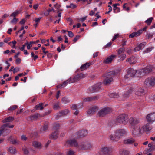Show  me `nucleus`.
<instances>
[{
  "mask_svg": "<svg viewBox=\"0 0 155 155\" xmlns=\"http://www.w3.org/2000/svg\"><path fill=\"white\" fill-rule=\"evenodd\" d=\"M114 134V135H110L109 138L112 140L117 141L126 134V131L123 129H118L115 131Z\"/></svg>",
  "mask_w": 155,
  "mask_h": 155,
  "instance_id": "obj_1",
  "label": "nucleus"
},
{
  "mask_svg": "<svg viewBox=\"0 0 155 155\" xmlns=\"http://www.w3.org/2000/svg\"><path fill=\"white\" fill-rule=\"evenodd\" d=\"M118 73L117 71H112L104 74L103 82L105 85H109L113 81V77Z\"/></svg>",
  "mask_w": 155,
  "mask_h": 155,
  "instance_id": "obj_2",
  "label": "nucleus"
},
{
  "mask_svg": "<svg viewBox=\"0 0 155 155\" xmlns=\"http://www.w3.org/2000/svg\"><path fill=\"white\" fill-rule=\"evenodd\" d=\"M128 121V117L125 114L119 115L116 119V122L117 123L123 124H126Z\"/></svg>",
  "mask_w": 155,
  "mask_h": 155,
  "instance_id": "obj_3",
  "label": "nucleus"
},
{
  "mask_svg": "<svg viewBox=\"0 0 155 155\" xmlns=\"http://www.w3.org/2000/svg\"><path fill=\"white\" fill-rule=\"evenodd\" d=\"M92 147L91 143L88 141H86L80 143L78 146V149L82 150H90Z\"/></svg>",
  "mask_w": 155,
  "mask_h": 155,
  "instance_id": "obj_4",
  "label": "nucleus"
},
{
  "mask_svg": "<svg viewBox=\"0 0 155 155\" xmlns=\"http://www.w3.org/2000/svg\"><path fill=\"white\" fill-rule=\"evenodd\" d=\"M133 127L132 133L133 136L134 137L140 136L143 132V130H141L142 128L138 125Z\"/></svg>",
  "mask_w": 155,
  "mask_h": 155,
  "instance_id": "obj_5",
  "label": "nucleus"
},
{
  "mask_svg": "<svg viewBox=\"0 0 155 155\" xmlns=\"http://www.w3.org/2000/svg\"><path fill=\"white\" fill-rule=\"evenodd\" d=\"M111 110L109 107H105L101 109L98 112L97 115L99 117H103L106 115L110 113Z\"/></svg>",
  "mask_w": 155,
  "mask_h": 155,
  "instance_id": "obj_6",
  "label": "nucleus"
},
{
  "mask_svg": "<svg viewBox=\"0 0 155 155\" xmlns=\"http://www.w3.org/2000/svg\"><path fill=\"white\" fill-rule=\"evenodd\" d=\"M101 153L104 155H109L112 151V148L109 147L103 146L100 150Z\"/></svg>",
  "mask_w": 155,
  "mask_h": 155,
  "instance_id": "obj_7",
  "label": "nucleus"
},
{
  "mask_svg": "<svg viewBox=\"0 0 155 155\" xmlns=\"http://www.w3.org/2000/svg\"><path fill=\"white\" fill-rule=\"evenodd\" d=\"M9 123H6L4 124L1 127V129H0V137L3 132H4L3 136H5L11 132V130L7 128L8 126Z\"/></svg>",
  "mask_w": 155,
  "mask_h": 155,
  "instance_id": "obj_8",
  "label": "nucleus"
},
{
  "mask_svg": "<svg viewBox=\"0 0 155 155\" xmlns=\"http://www.w3.org/2000/svg\"><path fill=\"white\" fill-rule=\"evenodd\" d=\"M144 84L148 87L154 86L155 85V77L150 78L146 79L144 81Z\"/></svg>",
  "mask_w": 155,
  "mask_h": 155,
  "instance_id": "obj_9",
  "label": "nucleus"
},
{
  "mask_svg": "<svg viewBox=\"0 0 155 155\" xmlns=\"http://www.w3.org/2000/svg\"><path fill=\"white\" fill-rule=\"evenodd\" d=\"M137 71L132 68H129L127 70V74L125 75L124 77L127 78L130 77L134 76L136 73Z\"/></svg>",
  "mask_w": 155,
  "mask_h": 155,
  "instance_id": "obj_10",
  "label": "nucleus"
},
{
  "mask_svg": "<svg viewBox=\"0 0 155 155\" xmlns=\"http://www.w3.org/2000/svg\"><path fill=\"white\" fill-rule=\"evenodd\" d=\"M117 56L116 55H111L107 57L106 59L103 61V63L107 64H109L111 63L113 59L116 58Z\"/></svg>",
  "mask_w": 155,
  "mask_h": 155,
  "instance_id": "obj_11",
  "label": "nucleus"
},
{
  "mask_svg": "<svg viewBox=\"0 0 155 155\" xmlns=\"http://www.w3.org/2000/svg\"><path fill=\"white\" fill-rule=\"evenodd\" d=\"M146 119L148 121L153 123L155 121V113H153L147 115Z\"/></svg>",
  "mask_w": 155,
  "mask_h": 155,
  "instance_id": "obj_12",
  "label": "nucleus"
},
{
  "mask_svg": "<svg viewBox=\"0 0 155 155\" xmlns=\"http://www.w3.org/2000/svg\"><path fill=\"white\" fill-rule=\"evenodd\" d=\"M88 133L87 131L85 130L78 131L76 133V137L79 138L81 137H85L87 134Z\"/></svg>",
  "mask_w": 155,
  "mask_h": 155,
  "instance_id": "obj_13",
  "label": "nucleus"
},
{
  "mask_svg": "<svg viewBox=\"0 0 155 155\" xmlns=\"http://www.w3.org/2000/svg\"><path fill=\"white\" fill-rule=\"evenodd\" d=\"M66 143L70 146L76 147L78 148L79 145L78 144L77 142L75 139L69 140L66 141Z\"/></svg>",
  "mask_w": 155,
  "mask_h": 155,
  "instance_id": "obj_14",
  "label": "nucleus"
},
{
  "mask_svg": "<svg viewBox=\"0 0 155 155\" xmlns=\"http://www.w3.org/2000/svg\"><path fill=\"white\" fill-rule=\"evenodd\" d=\"M85 75L84 74L82 73H80L75 75L74 78H72V80L73 81L74 83L83 78L85 77Z\"/></svg>",
  "mask_w": 155,
  "mask_h": 155,
  "instance_id": "obj_15",
  "label": "nucleus"
},
{
  "mask_svg": "<svg viewBox=\"0 0 155 155\" xmlns=\"http://www.w3.org/2000/svg\"><path fill=\"white\" fill-rule=\"evenodd\" d=\"M129 122L130 124L134 127L135 126L139 123L138 120L136 118L133 117L130 118L129 119Z\"/></svg>",
  "mask_w": 155,
  "mask_h": 155,
  "instance_id": "obj_16",
  "label": "nucleus"
},
{
  "mask_svg": "<svg viewBox=\"0 0 155 155\" xmlns=\"http://www.w3.org/2000/svg\"><path fill=\"white\" fill-rule=\"evenodd\" d=\"M45 115L44 114L43 116H41L40 114L38 113H35L32 115L30 116L29 117L30 119L31 120H35L38 117H42Z\"/></svg>",
  "mask_w": 155,
  "mask_h": 155,
  "instance_id": "obj_17",
  "label": "nucleus"
},
{
  "mask_svg": "<svg viewBox=\"0 0 155 155\" xmlns=\"http://www.w3.org/2000/svg\"><path fill=\"white\" fill-rule=\"evenodd\" d=\"M135 142V140L133 138L127 139L124 140L123 143L125 144H131Z\"/></svg>",
  "mask_w": 155,
  "mask_h": 155,
  "instance_id": "obj_18",
  "label": "nucleus"
},
{
  "mask_svg": "<svg viewBox=\"0 0 155 155\" xmlns=\"http://www.w3.org/2000/svg\"><path fill=\"white\" fill-rule=\"evenodd\" d=\"M141 30H138L137 32H134L129 35L130 38H132L134 37L139 36L141 34Z\"/></svg>",
  "mask_w": 155,
  "mask_h": 155,
  "instance_id": "obj_19",
  "label": "nucleus"
},
{
  "mask_svg": "<svg viewBox=\"0 0 155 155\" xmlns=\"http://www.w3.org/2000/svg\"><path fill=\"white\" fill-rule=\"evenodd\" d=\"M153 69L152 66H148L146 67L143 70V71L145 74H148L151 72Z\"/></svg>",
  "mask_w": 155,
  "mask_h": 155,
  "instance_id": "obj_20",
  "label": "nucleus"
},
{
  "mask_svg": "<svg viewBox=\"0 0 155 155\" xmlns=\"http://www.w3.org/2000/svg\"><path fill=\"white\" fill-rule=\"evenodd\" d=\"M135 94L138 96H141L144 94V91L141 88H139L135 92Z\"/></svg>",
  "mask_w": 155,
  "mask_h": 155,
  "instance_id": "obj_21",
  "label": "nucleus"
},
{
  "mask_svg": "<svg viewBox=\"0 0 155 155\" xmlns=\"http://www.w3.org/2000/svg\"><path fill=\"white\" fill-rule=\"evenodd\" d=\"M91 65V62H87L82 65L80 69H81V71H82L88 68Z\"/></svg>",
  "mask_w": 155,
  "mask_h": 155,
  "instance_id": "obj_22",
  "label": "nucleus"
},
{
  "mask_svg": "<svg viewBox=\"0 0 155 155\" xmlns=\"http://www.w3.org/2000/svg\"><path fill=\"white\" fill-rule=\"evenodd\" d=\"M146 44V43L145 42H143L140 44L139 45L135 48H134V51H136L140 50L143 48Z\"/></svg>",
  "mask_w": 155,
  "mask_h": 155,
  "instance_id": "obj_23",
  "label": "nucleus"
},
{
  "mask_svg": "<svg viewBox=\"0 0 155 155\" xmlns=\"http://www.w3.org/2000/svg\"><path fill=\"white\" fill-rule=\"evenodd\" d=\"M126 61L128 62L130 64H135L136 62V59L134 57H131L126 59Z\"/></svg>",
  "mask_w": 155,
  "mask_h": 155,
  "instance_id": "obj_24",
  "label": "nucleus"
},
{
  "mask_svg": "<svg viewBox=\"0 0 155 155\" xmlns=\"http://www.w3.org/2000/svg\"><path fill=\"white\" fill-rule=\"evenodd\" d=\"M14 119V117L12 116H9L5 118L2 120L3 123H7L8 122H12Z\"/></svg>",
  "mask_w": 155,
  "mask_h": 155,
  "instance_id": "obj_25",
  "label": "nucleus"
},
{
  "mask_svg": "<svg viewBox=\"0 0 155 155\" xmlns=\"http://www.w3.org/2000/svg\"><path fill=\"white\" fill-rule=\"evenodd\" d=\"M144 130L146 131H149L152 128L150 123H147L146 125L143 127Z\"/></svg>",
  "mask_w": 155,
  "mask_h": 155,
  "instance_id": "obj_26",
  "label": "nucleus"
},
{
  "mask_svg": "<svg viewBox=\"0 0 155 155\" xmlns=\"http://www.w3.org/2000/svg\"><path fill=\"white\" fill-rule=\"evenodd\" d=\"M58 137V131H54V132H52L50 136V138L51 139H55Z\"/></svg>",
  "mask_w": 155,
  "mask_h": 155,
  "instance_id": "obj_27",
  "label": "nucleus"
},
{
  "mask_svg": "<svg viewBox=\"0 0 155 155\" xmlns=\"http://www.w3.org/2000/svg\"><path fill=\"white\" fill-rule=\"evenodd\" d=\"M69 112V111L68 109L64 110L61 111L57 115L58 117H60L63 115H67Z\"/></svg>",
  "mask_w": 155,
  "mask_h": 155,
  "instance_id": "obj_28",
  "label": "nucleus"
},
{
  "mask_svg": "<svg viewBox=\"0 0 155 155\" xmlns=\"http://www.w3.org/2000/svg\"><path fill=\"white\" fill-rule=\"evenodd\" d=\"M95 92H98L101 88V85L100 84H97L92 86Z\"/></svg>",
  "mask_w": 155,
  "mask_h": 155,
  "instance_id": "obj_29",
  "label": "nucleus"
},
{
  "mask_svg": "<svg viewBox=\"0 0 155 155\" xmlns=\"http://www.w3.org/2000/svg\"><path fill=\"white\" fill-rule=\"evenodd\" d=\"M129 153V151L124 149H121L120 151V155H128Z\"/></svg>",
  "mask_w": 155,
  "mask_h": 155,
  "instance_id": "obj_30",
  "label": "nucleus"
},
{
  "mask_svg": "<svg viewBox=\"0 0 155 155\" xmlns=\"http://www.w3.org/2000/svg\"><path fill=\"white\" fill-rule=\"evenodd\" d=\"M43 103H39L35 107V110H38L39 109L42 110L43 109Z\"/></svg>",
  "mask_w": 155,
  "mask_h": 155,
  "instance_id": "obj_31",
  "label": "nucleus"
},
{
  "mask_svg": "<svg viewBox=\"0 0 155 155\" xmlns=\"http://www.w3.org/2000/svg\"><path fill=\"white\" fill-rule=\"evenodd\" d=\"M148 147H150L149 150H150V151L154 150L155 149V142L153 141L150 143H149L148 144Z\"/></svg>",
  "mask_w": 155,
  "mask_h": 155,
  "instance_id": "obj_32",
  "label": "nucleus"
},
{
  "mask_svg": "<svg viewBox=\"0 0 155 155\" xmlns=\"http://www.w3.org/2000/svg\"><path fill=\"white\" fill-rule=\"evenodd\" d=\"M33 146L36 148H39L41 146V144L40 143L35 141L32 143Z\"/></svg>",
  "mask_w": 155,
  "mask_h": 155,
  "instance_id": "obj_33",
  "label": "nucleus"
},
{
  "mask_svg": "<svg viewBox=\"0 0 155 155\" xmlns=\"http://www.w3.org/2000/svg\"><path fill=\"white\" fill-rule=\"evenodd\" d=\"M154 34V32L147 33L146 35V38L149 39L152 38Z\"/></svg>",
  "mask_w": 155,
  "mask_h": 155,
  "instance_id": "obj_34",
  "label": "nucleus"
},
{
  "mask_svg": "<svg viewBox=\"0 0 155 155\" xmlns=\"http://www.w3.org/2000/svg\"><path fill=\"white\" fill-rule=\"evenodd\" d=\"M48 122H45L43 127L42 130L44 131H45L47 130L48 126Z\"/></svg>",
  "mask_w": 155,
  "mask_h": 155,
  "instance_id": "obj_35",
  "label": "nucleus"
},
{
  "mask_svg": "<svg viewBox=\"0 0 155 155\" xmlns=\"http://www.w3.org/2000/svg\"><path fill=\"white\" fill-rule=\"evenodd\" d=\"M109 96L110 97L113 98H117L119 97L118 94L116 93H111L110 94Z\"/></svg>",
  "mask_w": 155,
  "mask_h": 155,
  "instance_id": "obj_36",
  "label": "nucleus"
},
{
  "mask_svg": "<svg viewBox=\"0 0 155 155\" xmlns=\"http://www.w3.org/2000/svg\"><path fill=\"white\" fill-rule=\"evenodd\" d=\"M20 13V12L18 10H16L13 13H12L10 15V17H13L14 18H15V17Z\"/></svg>",
  "mask_w": 155,
  "mask_h": 155,
  "instance_id": "obj_37",
  "label": "nucleus"
},
{
  "mask_svg": "<svg viewBox=\"0 0 155 155\" xmlns=\"http://www.w3.org/2000/svg\"><path fill=\"white\" fill-rule=\"evenodd\" d=\"M117 54L118 55L122 53H123L125 51V48H120L117 51Z\"/></svg>",
  "mask_w": 155,
  "mask_h": 155,
  "instance_id": "obj_38",
  "label": "nucleus"
},
{
  "mask_svg": "<svg viewBox=\"0 0 155 155\" xmlns=\"http://www.w3.org/2000/svg\"><path fill=\"white\" fill-rule=\"evenodd\" d=\"M8 151L12 153H16V149L14 147H10L8 149Z\"/></svg>",
  "mask_w": 155,
  "mask_h": 155,
  "instance_id": "obj_39",
  "label": "nucleus"
},
{
  "mask_svg": "<svg viewBox=\"0 0 155 155\" xmlns=\"http://www.w3.org/2000/svg\"><path fill=\"white\" fill-rule=\"evenodd\" d=\"M60 125L58 123L54 124L53 126V130L54 131H58L57 130L59 128Z\"/></svg>",
  "mask_w": 155,
  "mask_h": 155,
  "instance_id": "obj_40",
  "label": "nucleus"
},
{
  "mask_svg": "<svg viewBox=\"0 0 155 155\" xmlns=\"http://www.w3.org/2000/svg\"><path fill=\"white\" fill-rule=\"evenodd\" d=\"M153 19V18L152 17L146 20L145 22L147 24V25H150Z\"/></svg>",
  "mask_w": 155,
  "mask_h": 155,
  "instance_id": "obj_41",
  "label": "nucleus"
},
{
  "mask_svg": "<svg viewBox=\"0 0 155 155\" xmlns=\"http://www.w3.org/2000/svg\"><path fill=\"white\" fill-rule=\"evenodd\" d=\"M126 58V55L124 54H122L119 55L118 58H120L119 60L121 61H123Z\"/></svg>",
  "mask_w": 155,
  "mask_h": 155,
  "instance_id": "obj_42",
  "label": "nucleus"
},
{
  "mask_svg": "<svg viewBox=\"0 0 155 155\" xmlns=\"http://www.w3.org/2000/svg\"><path fill=\"white\" fill-rule=\"evenodd\" d=\"M91 101H94L98 100L99 98V96L98 95H96L91 97Z\"/></svg>",
  "mask_w": 155,
  "mask_h": 155,
  "instance_id": "obj_43",
  "label": "nucleus"
},
{
  "mask_svg": "<svg viewBox=\"0 0 155 155\" xmlns=\"http://www.w3.org/2000/svg\"><path fill=\"white\" fill-rule=\"evenodd\" d=\"M18 19L16 18H14L11 21L10 23L14 25L16 24L18 21Z\"/></svg>",
  "mask_w": 155,
  "mask_h": 155,
  "instance_id": "obj_44",
  "label": "nucleus"
},
{
  "mask_svg": "<svg viewBox=\"0 0 155 155\" xmlns=\"http://www.w3.org/2000/svg\"><path fill=\"white\" fill-rule=\"evenodd\" d=\"M53 108L54 110L58 109L60 108L59 103L57 102V103L54 104L53 106Z\"/></svg>",
  "mask_w": 155,
  "mask_h": 155,
  "instance_id": "obj_45",
  "label": "nucleus"
},
{
  "mask_svg": "<svg viewBox=\"0 0 155 155\" xmlns=\"http://www.w3.org/2000/svg\"><path fill=\"white\" fill-rule=\"evenodd\" d=\"M18 106L16 105H14L11 106L8 109V110L9 111H13L16 109L17 108Z\"/></svg>",
  "mask_w": 155,
  "mask_h": 155,
  "instance_id": "obj_46",
  "label": "nucleus"
},
{
  "mask_svg": "<svg viewBox=\"0 0 155 155\" xmlns=\"http://www.w3.org/2000/svg\"><path fill=\"white\" fill-rule=\"evenodd\" d=\"M82 99L84 102H88L91 101V97L86 98L83 97V98Z\"/></svg>",
  "mask_w": 155,
  "mask_h": 155,
  "instance_id": "obj_47",
  "label": "nucleus"
},
{
  "mask_svg": "<svg viewBox=\"0 0 155 155\" xmlns=\"http://www.w3.org/2000/svg\"><path fill=\"white\" fill-rule=\"evenodd\" d=\"M88 91L89 92L91 93L95 92L94 89V88L92 86L89 87L88 88Z\"/></svg>",
  "mask_w": 155,
  "mask_h": 155,
  "instance_id": "obj_48",
  "label": "nucleus"
},
{
  "mask_svg": "<svg viewBox=\"0 0 155 155\" xmlns=\"http://www.w3.org/2000/svg\"><path fill=\"white\" fill-rule=\"evenodd\" d=\"M64 82L67 84V85L68 83H74L73 81L72 80V78H69L68 79L65 81Z\"/></svg>",
  "mask_w": 155,
  "mask_h": 155,
  "instance_id": "obj_49",
  "label": "nucleus"
},
{
  "mask_svg": "<svg viewBox=\"0 0 155 155\" xmlns=\"http://www.w3.org/2000/svg\"><path fill=\"white\" fill-rule=\"evenodd\" d=\"M91 108L94 113L98 110V107L97 106H93L91 107Z\"/></svg>",
  "mask_w": 155,
  "mask_h": 155,
  "instance_id": "obj_50",
  "label": "nucleus"
},
{
  "mask_svg": "<svg viewBox=\"0 0 155 155\" xmlns=\"http://www.w3.org/2000/svg\"><path fill=\"white\" fill-rule=\"evenodd\" d=\"M80 35H78L77 36H76V37H75L74 38V39L73 41H74L73 43H75L77 40L80 38Z\"/></svg>",
  "mask_w": 155,
  "mask_h": 155,
  "instance_id": "obj_51",
  "label": "nucleus"
},
{
  "mask_svg": "<svg viewBox=\"0 0 155 155\" xmlns=\"http://www.w3.org/2000/svg\"><path fill=\"white\" fill-rule=\"evenodd\" d=\"M62 101L64 103H67L69 102V101L67 98L64 97L62 98Z\"/></svg>",
  "mask_w": 155,
  "mask_h": 155,
  "instance_id": "obj_52",
  "label": "nucleus"
},
{
  "mask_svg": "<svg viewBox=\"0 0 155 155\" xmlns=\"http://www.w3.org/2000/svg\"><path fill=\"white\" fill-rule=\"evenodd\" d=\"M74 152L72 150H69L67 153V155H74Z\"/></svg>",
  "mask_w": 155,
  "mask_h": 155,
  "instance_id": "obj_53",
  "label": "nucleus"
},
{
  "mask_svg": "<svg viewBox=\"0 0 155 155\" xmlns=\"http://www.w3.org/2000/svg\"><path fill=\"white\" fill-rule=\"evenodd\" d=\"M153 49V48L151 47V48H147L146 50H145L144 51V53H147L148 52H150Z\"/></svg>",
  "mask_w": 155,
  "mask_h": 155,
  "instance_id": "obj_54",
  "label": "nucleus"
},
{
  "mask_svg": "<svg viewBox=\"0 0 155 155\" xmlns=\"http://www.w3.org/2000/svg\"><path fill=\"white\" fill-rule=\"evenodd\" d=\"M68 32V36L71 37L72 38L74 36V34L71 31H67Z\"/></svg>",
  "mask_w": 155,
  "mask_h": 155,
  "instance_id": "obj_55",
  "label": "nucleus"
},
{
  "mask_svg": "<svg viewBox=\"0 0 155 155\" xmlns=\"http://www.w3.org/2000/svg\"><path fill=\"white\" fill-rule=\"evenodd\" d=\"M23 150L24 152V153L25 155H27L29 153L28 150L26 148L23 149Z\"/></svg>",
  "mask_w": 155,
  "mask_h": 155,
  "instance_id": "obj_56",
  "label": "nucleus"
},
{
  "mask_svg": "<svg viewBox=\"0 0 155 155\" xmlns=\"http://www.w3.org/2000/svg\"><path fill=\"white\" fill-rule=\"evenodd\" d=\"M123 96L124 98H128L130 96V94L127 93V92H126L124 94Z\"/></svg>",
  "mask_w": 155,
  "mask_h": 155,
  "instance_id": "obj_57",
  "label": "nucleus"
},
{
  "mask_svg": "<svg viewBox=\"0 0 155 155\" xmlns=\"http://www.w3.org/2000/svg\"><path fill=\"white\" fill-rule=\"evenodd\" d=\"M41 19V17H39L38 18H35L34 20L35 22H36L37 23H39L40 22V20Z\"/></svg>",
  "mask_w": 155,
  "mask_h": 155,
  "instance_id": "obj_58",
  "label": "nucleus"
},
{
  "mask_svg": "<svg viewBox=\"0 0 155 155\" xmlns=\"http://www.w3.org/2000/svg\"><path fill=\"white\" fill-rule=\"evenodd\" d=\"M113 7V10H114V13H116V10H117V9L119 7H117V6H116L115 5H112Z\"/></svg>",
  "mask_w": 155,
  "mask_h": 155,
  "instance_id": "obj_59",
  "label": "nucleus"
},
{
  "mask_svg": "<svg viewBox=\"0 0 155 155\" xmlns=\"http://www.w3.org/2000/svg\"><path fill=\"white\" fill-rule=\"evenodd\" d=\"M15 63L17 64H19L21 62V59L19 58H17L15 60Z\"/></svg>",
  "mask_w": 155,
  "mask_h": 155,
  "instance_id": "obj_60",
  "label": "nucleus"
},
{
  "mask_svg": "<svg viewBox=\"0 0 155 155\" xmlns=\"http://www.w3.org/2000/svg\"><path fill=\"white\" fill-rule=\"evenodd\" d=\"M77 106L76 104H73L71 107V109L73 110H76L77 109Z\"/></svg>",
  "mask_w": 155,
  "mask_h": 155,
  "instance_id": "obj_61",
  "label": "nucleus"
},
{
  "mask_svg": "<svg viewBox=\"0 0 155 155\" xmlns=\"http://www.w3.org/2000/svg\"><path fill=\"white\" fill-rule=\"evenodd\" d=\"M119 36V34H116L114 35V36L113 37L112 41H113L115 40Z\"/></svg>",
  "mask_w": 155,
  "mask_h": 155,
  "instance_id": "obj_62",
  "label": "nucleus"
},
{
  "mask_svg": "<svg viewBox=\"0 0 155 155\" xmlns=\"http://www.w3.org/2000/svg\"><path fill=\"white\" fill-rule=\"evenodd\" d=\"M127 52L129 54H132V51L130 48H128Z\"/></svg>",
  "mask_w": 155,
  "mask_h": 155,
  "instance_id": "obj_63",
  "label": "nucleus"
},
{
  "mask_svg": "<svg viewBox=\"0 0 155 155\" xmlns=\"http://www.w3.org/2000/svg\"><path fill=\"white\" fill-rule=\"evenodd\" d=\"M47 55V57L49 58H51L53 56V54L50 53H48Z\"/></svg>",
  "mask_w": 155,
  "mask_h": 155,
  "instance_id": "obj_64",
  "label": "nucleus"
}]
</instances>
